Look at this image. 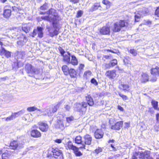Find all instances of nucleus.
<instances>
[{
	"instance_id": "obj_1",
	"label": "nucleus",
	"mask_w": 159,
	"mask_h": 159,
	"mask_svg": "<svg viewBox=\"0 0 159 159\" xmlns=\"http://www.w3.org/2000/svg\"><path fill=\"white\" fill-rule=\"evenodd\" d=\"M46 14L48 15H53L54 17L51 18L52 21V24L54 28H57L58 24V21L59 20L58 19L59 16L56 10L54 8H51L49 9L47 12L40 11L39 12L40 15H45Z\"/></svg>"
},
{
	"instance_id": "obj_2",
	"label": "nucleus",
	"mask_w": 159,
	"mask_h": 159,
	"mask_svg": "<svg viewBox=\"0 0 159 159\" xmlns=\"http://www.w3.org/2000/svg\"><path fill=\"white\" fill-rule=\"evenodd\" d=\"M88 106L85 102H76L74 105V110L81 116L84 115L87 112Z\"/></svg>"
},
{
	"instance_id": "obj_3",
	"label": "nucleus",
	"mask_w": 159,
	"mask_h": 159,
	"mask_svg": "<svg viewBox=\"0 0 159 159\" xmlns=\"http://www.w3.org/2000/svg\"><path fill=\"white\" fill-rule=\"evenodd\" d=\"M129 25L128 20L126 21L125 20H120L118 22L114 23L111 30L114 33L119 32L122 28L127 27Z\"/></svg>"
},
{
	"instance_id": "obj_4",
	"label": "nucleus",
	"mask_w": 159,
	"mask_h": 159,
	"mask_svg": "<svg viewBox=\"0 0 159 159\" xmlns=\"http://www.w3.org/2000/svg\"><path fill=\"white\" fill-rule=\"evenodd\" d=\"M24 140L20 137L17 138L16 140L12 139L11 141L9 146L11 149L14 150L22 148L25 144Z\"/></svg>"
},
{
	"instance_id": "obj_5",
	"label": "nucleus",
	"mask_w": 159,
	"mask_h": 159,
	"mask_svg": "<svg viewBox=\"0 0 159 159\" xmlns=\"http://www.w3.org/2000/svg\"><path fill=\"white\" fill-rule=\"evenodd\" d=\"M84 144H82V145L79 147V149L82 150L86 149V145H90L92 143L93 138L89 134H86L83 137Z\"/></svg>"
},
{
	"instance_id": "obj_6",
	"label": "nucleus",
	"mask_w": 159,
	"mask_h": 159,
	"mask_svg": "<svg viewBox=\"0 0 159 159\" xmlns=\"http://www.w3.org/2000/svg\"><path fill=\"white\" fill-rule=\"evenodd\" d=\"M66 148L67 149L72 150L76 156H80L82 155V153L79 151V148H78L74 146L71 141H69L66 145Z\"/></svg>"
},
{
	"instance_id": "obj_7",
	"label": "nucleus",
	"mask_w": 159,
	"mask_h": 159,
	"mask_svg": "<svg viewBox=\"0 0 159 159\" xmlns=\"http://www.w3.org/2000/svg\"><path fill=\"white\" fill-rule=\"evenodd\" d=\"M58 49L61 56L63 57V61L68 64L70 60L71 56L70 52H67V54H65L66 53L65 51L61 47H59Z\"/></svg>"
},
{
	"instance_id": "obj_8",
	"label": "nucleus",
	"mask_w": 159,
	"mask_h": 159,
	"mask_svg": "<svg viewBox=\"0 0 159 159\" xmlns=\"http://www.w3.org/2000/svg\"><path fill=\"white\" fill-rule=\"evenodd\" d=\"M39 129L42 132H46L49 129L47 122L45 121H40L38 123Z\"/></svg>"
},
{
	"instance_id": "obj_9",
	"label": "nucleus",
	"mask_w": 159,
	"mask_h": 159,
	"mask_svg": "<svg viewBox=\"0 0 159 159\" xmlns=\"http://www.w3.org/2000/svg\"><path fill=\"white\" fill-rule=\"evenodd\" d=\"M100 34L109 35L111 34V28L109 25H104L98 30Z\"/></svg>"
},
{
	"instance_id": "obj_10",
	"label": "nucleus",
	"mask_w": 159,
	"mask_h": 159,
	"mask_svg": "<svg viewBox=\"0 0 159 159\" xmlns=\"http://www.w3.org/2000/svg\"><path fill=\"white\" fill-rule=\"evenodd\" d=\"M52 152L53 157L55 159H63L62 151L58 148H52Z\"/></svg>"
},
{
	"instance_id": "obj_11",
	"label": "nucleus",
	"mask_w": 159,
	"mask_h": 159,
	"mask_svg": "<svg viewBox=\"0 0 159 159\" xmlns=\"http://www.w3.org/2000/svg\"><path fill=\"white\" fill-rule=\"evenodd\" d=\"M117 71L115 69L109 70L105 73L106 76L110 79H114L117 76Z\"/></svg>"
},
{
	"instance_id": "obj_12",
	"label": "nucleus",
	"mask_w": 159,
	"mask_h": 159,
	"mask_svg": "<svg viewBox=\"0 0 159 159\" xmlns=\"http://www.w3.org/2000/svg\"><path fill=\"white\" fill-rule=\"evenodd\" d=\"M61 103V102H58L56 105L52 107L51 108L52 112L50 111V110L48 109H46V111L47 112V114L48 116H50L51 115L52 113H54L56 112L59 108Z\"/></svg>"
},
{
	"instance_id": "obj_13",
	"label": "nucleus",
	"mask_w": 159,
	"mask_h": 159,
	"mask_svg": "<svg viewBox=\"0 0 159 159\" xmlns=\"http://www.w3.org/2000/svg\"><path fill=\"white\" fill-rule=\"evenodd\" d=\"M30 135L33 138H38L41 137L42 134L41 132L37 129H34L31 130Z\"/></svg>"
},
{
	"instance_id": "obj_14",
	"label": "nucleus",
	"mask_w": 159,
	"mask_h": 159,
	"mask_svg": "<svg viewBox=\"0 0 159 159\" xmlns=\"http://www.w3.org/2000/svg\"><path fill=\"white\" fill-rule=\"evenodd\" d=\"M104 133L103 131L99 129H97L95 131L94 135L95 139H100L103 137Z\"/></svg>"
},
{
	"instance_id": "obj_15",
	"label": "nucleus",
	"mask_w": 159,
	"mask_h": 159,
	"mask_svg": "<svg viewBox=\"0 0 159 159\" xmlns=\"http://www.w3.org/2000/svg\"><path fill=\"white\" fill-rule=\"evenodd\" d=\"M123 125V121H120L116 122L111 127V129L116 130H119L122 127Z\"/></svg>"
},
{
	"instance_id": "obj_16",
	"label": "nucleus",
	"mask_w": 159,
	"mask_h": 159,
	"mask_svg": "<svg viewBox=\"0 0 159 159\" xmlns=\"http://www.w3.org/2000/svg\"><path fill=\"white\" fill-rule=\"evenodd\" d=\"M149 81V77L148 74L146 72H143L141 75L140 81L142 83H145Z\"/></svg>"
},
{
	"instance_id": "obj_17",
	"label": "nucleus",
	"mask_w": 159,
	"mask_h": 159,
	"mask_svg": "<svg viewBox=\"0 0 159 159\" xmlns=\"http://www.w3.org/2000/svg\"><path fill=\"white\" fill-rule=\"evenodd\" d=\"M70 71L68 74V76L69 75L71 79H74L76 80L77 78V73L76 70L73 68H70Z\"/></svg>"
},
{
	"instance_id": "obj_18",
	"label": "nucleus",
	"mask_w": 159,
	"mask_h": 159,
	"mask_svg": "<svg viewBox=\"0 0 159 159\" xmlns=\"http://www.w3.org/2000/svg\"><path fill=\"white\" fill-rule=\"evenodd\" d=\"M102 8L100 2H96L94 3L92 6L89 10V12H92L98 9L99 8Z\"/></svg>"
},
{
	"instance_id": "obj_19",
	"label": "nucleus",
	"mask_w": 159,
	"mask_h": 159,
	"mask_svg": "<svg viewBox=\"0 0 159 159\" xmlns=\"http://www.w3.org/2000/svg\"><path fill=\"white\" fill-rule=\"evenodd\" d=\"M86 103L87 104V106L88 105L90 107L93 106L94 105V102L93 98L90 95H88L85 97Z\"/></svg>"
},
{
	"instance_id": "obj_20",
	"label": "nucleus",
	"mask_w": 159,
	"mask_h": 159,
	"mask_svg": "<svg viewBox=\"0 0 159 159\" xmlns=\"http://www.w3.org/2000/svg\"><path fill=\"white\" fill-rule=\"evenodd\" d=\"M150 73L153 76H158L159 77V67L157 66L152 67L150 69Z\"/></svg>"
},
{
	"instance_id": "obj_21",
	"label": "nucleus",
	"mask_w": 159,
	"mask_h": 159,
	"mask_svg": "<svg viewBox=\"0 0 159 159\" xmlns=\"http://www.w3.org/2000/svg\"><path fill=\"white\" fill-rule=\"evenodd\" d=\"M71 59H70L68 64H71L74 66H76L78 64V60L74 55L71 56Z\"/></svg>"
},
{
	"instance_id": "obj_22",
	"label": "nucleus",
	"mask_w": 159,
	"mask_h": 159,
	"mask_svg": "<svg viewBox=\"0 0 159 159\" xmlns=\"http://www.w3.org/2000/svg\"><path fill=\"white\" fill-rule=\"evenodd\" d=\"M21 111H20L17 112L12 113L10 116L6 118L5 120L6 121H10L13 120V119L18 117L20 115V113Z\"/></svg>"
},
{
	"instance_id": "obj_23",
	"label": "nucleus",
	"mask_w": 159,
	"mask_h": 159,
	"mask_svg": "<svg viewBox=\"0 0 159 159\" xmlns=\"http://www.w3.org/2000/svg\"><path fill=\"white\" fill-rule=\"evenodd\" d=\"M0 52L2 54H4L5 57L7 58L10 57L11 56V52L7 51L3 47H2L1 48Z\"/></svg>"
},
{
	"instance_id": "obj_24",
	"label": "nucleus",
	"mask_w": 159,
	"mask_h": 159,
	"mask_svg": "<svg viewBox=\"0 0 159 159\" xmlns=\"http://www.w3.org/2000/svg\"><path fill=\"white\" fill-rule=\"evenodd\" d=\"M119 88L124 92H129L130 87L127 84H121L119 85Z\"/></svg>"
},
{
	"instance_id": "obj_25",
	"label": "nucleus",
	"mask_w": 159,
	"mask_h": 159,
	"mask_svg": "<svg viewBox=\"0 0 159 159\" xmlns=\"http://www.w3.org/2000/svg\"><path fill=\"white\" fill-rule=\"evenodd\" d=\"M3 17L6 18H8L11 15V11L10 9H5L4 10L3 14Z\"/></svg>"
},
{
	"instance_id": "obj_26",
	"label": "nucleus",
	"mask_w": 159,
	"mask_h": 159,
	"mask_svg": "<svg viewBox=\"0 0 159 159\" xmlns=\"http://www.w3.org/2000/svg\"><path fill=\"white\" fill-rule=\"evenodd\" d=\"M11 157V152L7 150L3 153L2 155V159H10Z\"/></svg>"
},
{
	"instance_id": "obj_27",
	"label": "nucleus",
	"mask_w": 159,
	"mask_h": 159,
	"mask_svg": "<svg viewBox=\"0 0 159 159\" xmlns=\"http://www.w3.org/2000/svg\"><path fill=\"white\" fill-rule=\"evenodd\" d=\"M70 68L68 66L66 65H63L61 67L62 70L64 74L66 76H68V74L70 71Z\"/></svg>"
},
{
	"instance_id": "obj_28",
	"label": "nucleus",
	"mask_w": 159,
	"mask_h": 159,
	"mask_svg": "<svg viewBox=\"0 0 159 159\" xmlns=\"http://www.w3.org/2000/svg\"><path fill=\"white\" fill-rule=\"evenodd\" d=\"M158 102L154 99H152L151 101V103L152 107L156 110H159V108L158 107Z\"/></svg>"
},
{
	"instance_id": "obj_29",
	"label": "nucleus",
	"mask_w": 159,
	"mask_h": 159,
	"mask_svg": "<svg viewBox=\"0 0 159 159\" xmlns=\"http://www.w3.org/2000/svg\"><path fill=\"white\" fill-rule=\"evenodd\" d=\"M92 75V72L90 70H86L84 72L83 77L84 79H88Z\"/></svg>"
},
{
	"instance_id": "obj_30",
	"label": "nucleus",
	"mask_w": 159,
	"mask_h": 159,
	"mask_svg": "<svg viewBox=\"0 0 159 159\" xmlns=\"http://www.w3.org/2000/svg\"><path fill=\"white\" fill-rule=\"evenodd\" d=\"M26 71L27 73L30 74L32 73H34L35 71H34L33 69L32 66L31 64L28 65L26 67Z\"/></svg>"
},
{
	"instance_id": "obj_31",
	"label": "nucleus",
	"mask_w": 159,
	"mask_h": 159,
	"mask_svg": "<svg viewBox=\"0 0 159 159\" xmlns=\"http://www.w3.org/2000/svg\"><path fill=\"white\" fill-rule=\"evenodd\" d=\"M75 143L78 144H81L83 142L82 137L80 135L76 136L75 139Z\"/></svg>"
},
{
	"instance_id": "obj_32",
	"label": "nucleus",
	"mask_w": 159,
	"mask_h": 159,
	"mask_svg": "<svg viewBox=\"0 0 159 159\" xmlns=\"http://www.w3.org/2000/svg\"><path fill=\"white\" fill-rule=\"evenodd\" d=\"M43 28L42 27H37V30L38 32V36L41 38L43 36Z\"/></svg>"
},
{
	"instance_id": "obj_33",
	"label": "nucleus",
	"mask_w": 159,
	"mask_h": 159,
	"mask_svg": "<svg viewBox=\"0 0 159 159\" xmlns=\"http://www.w3.org/2000/svg\"><path fill=\"white\" fill-rule=\"evenodd\" d=\"M112 57L111 55H103L101 60V61L103 63H105L107 60H109L110 59V57Z\"/></svg>"
},
{
	"instance_id": "obj_34",
	"label": "nucleus",
	"mask_w": 159,
	"mask_h": 159,
	"mask_svg": "<svg viewBox=\"0 0 159 159\" xmlns=\"http://www.w3.org/2000/svg\"><path fill=\"white\" fill-rule=\"evenodd\" d=\"M102 4L106 5L107 7L110 8L112 5V3L108 0H102Z\"/></svg>"
},
{
	"instance_id": "obj_35",
	"label": "nucleus",
	"mask_w": 159,
	"mask_h": 159,
	"mask_svg": "<svg viewBox=\"0 0 159 159\" xmlns=\"http://www.w3.org/2000/svg\"><path fill=\"white\" fill-rule=\"evenodd\" d=\"M27 110L29 112H32L35 111H40L41 110L38 109L34 106L28 107L27 108Z\"/></svg>"
},
{
	"instance_id": "obj_36",
	"label": "nucleus",
	"mask_w": 159,
	"mask_h": 159,
	"mask_svg": "<svg viewBox=\"0 0 159 159\" xmlns=\"http://www.w3.org/2000/svg\"><path fill=\"white\" fill-rule=\"evenodd\" d=\"M48 7V3L45 2L42 5L39 7V9L42 11H45L47 10Z\"/></svg>"
},
{
	"instance_id": "obj_37",
	"label": "nucleus",
	"mask_w": 159,
	"mask_h": 159,
	"mask_svg": "<svg viewBox=\"0 0 159 159\" xmlns=\"http://www.w3.org/2000/svg\"><path fill=\"white\" fill-rule=\"evenodd\" d=\"M21 29L22 30L26 33H28L30 31V27L28 25H24L22 27Z\"/></svg>"
},
{
	"instance_id": "obj_38",
	"label": "nucleus",
	"mask_w": 159,
	"mask_h": 159,
	"mask_svg": "<svg viewBox=\"0 0 159 159\" xmlns=\"http://www.w3.org/2000/svg\"><path fill=\"white\" fill-rule=\"evenodd\" d=\"M148 12L145 9L139 11L137 14H139L142 16H144L147 15Z\"/></svg>"
},
{
	"instance_id": "obj_39",
	"label": "nucleus",
	"mask_w": 159,
	"mask_h": 159,
	"mask_svg": "<svg viewBox=\"0 0 159 159\" xmlns=\"http://www.w3.org/2000/svg\"><path fill=\"white\" fill-rule=\"evenodd\" d=\"M110 64L111 67L117 65L118 62L117 60L116 59H113L110 62Z\"/></svg>"
},
{
	"instance_id": "obj_40",
	"label": "nucleus",
	"mask_w": 159,
	"mask_h": 159,
	"mask_svg": "<svg viewBox=\"0 0 159 159\" xmlns=\"http://www.w3.org/2000/svg\"><path fill=\"white\" fill-rule=\"evenodd\" d=\"M41 18L42 20H46L49 22H51L52 21L51 17L49 16H41Z\"/></svg>"
},
{
	"instance_id": "obj_41",
	"label": "nucleus",
	"mask_w": 159,
	"mask_h": 159,
	"mask_svg": "<svg viewBox=\"0 0 159 159\" xmlns=\"http://www.w3.org/2000/svg\"><path fill=\"white\" fill-rule=\"evenodd\" d=\"M102 148L101 147H98L95 149L93 152V153L95 154H98L102 152Z\"/></svg>"
},
{
	"instance_id": "obj_42",
	"label": "nucleus",
	"mask_w": 159,
	"mask_h": 159,
	"mask_svg": "<svg viewBox=\"0 0 159 159\" xmlns=\"http://www.w3.org/2000/svg\"><path fill=\"white\" fill-rule=\"evenodd\" d=\"M59 33V31L56 29H55L53 31L50 32L49 34L51 37H53L58 35Z\"/></svg>"
},
{
	"instance_id": "obj_43",
	"label": "nucleus",
	"mask_w": 159,
	"mask_h": 159,
	"mask_svg": "<svg viewBox=\"0 0 159 159\" xmlns=\"http://www.w3.org/2000/svg\"><path fill=\"white\" fill-rule=\"evenodd\" d=\"M142 156L144 157L147 156V159H153L152 157H150V154L148 151H145L143 153H142Z\"/></svg>"
},
{
	"instance_id": "obj_44",
	"label": "nucleus",
	"mask_w": 159,
	"mask_h": 159,
	"mask_svg": "<svg viewBox=\"0 0 159 159\" xmlns=\"http://www.w3.org/2000/svg\"><path fill=\"white\" fill-rule=\"evenodd\" d=\"M130 53L133 56H135L137 54V51L135 49H131L129 51Z\"/></svg>"
},
{
	"instance_id": "obj_45",
	"label": "nucleus",
	"mask_w": 159,
	"mask_h": 159,
	"mask_svg": "<svg viewBox=\"0 0 159 159\" xmlns=\"http://www.w3.org/2000/svg\"><path fill=\"white\" fill-rule=\"evenodd\" d=\"M90 82L92 84H93L94 85L97 86L98 84V83L97 80L93 78L91 79Z\"/></svg>"
},
{
	"instance_id": "obj_46",
	"label": "nucleus",
	"mask_w": 159,
	"mask_h": 159,
	"mask_svg": "<svg viewBox=\"0 0 159 159\" xmlns=\"http://www.w3.org/2000/svg\"><path fill=\"white\" fill-rule=\"evenodd\" d=\"M83 13V11L82 10H79L78 11L76 15V18H79L82 16Z\"/></svg>"
},
{
	"instance_id": "obj_47",
	"label": "nucleus",
	"mask_w": 159,
	"mask_h": 159,
	"mask_svg": "<svg viewBox=\"0 0 159 159\" xmlns=\"http://www.w3.org/2000/svg\"><path fill=\"white\" fill-rule=\"evenodd\" d=\"M119 95L124 100H126L128 99V98L127 96L122 94L121 93H119Z\"/></svg>"
},
{
	"instance_id": "obj_48",
	"label": "nucleus",
	"mask_w": 159,
	"mask_h": 159,
	"mask_svg": "<svg viewBox=\"0 0 159 159\" xmlns=\"http://www.w3.org/2000/svg\"><path fill=\"white\" fill-rule=\"evenodd\" d=\"M74 119V117L71 116L66 118V120L68 123H70Z\"/></svg>"
},
{
	"instance_id": "obj_49",
	"label": "nucleus",
	"mask_w": 159,
	"mask_h": 159,
	"mask_svg": "<svg viewBox=\"0 0 159 159\" xmlns=\"http://www.w3.org/2000/svg\"><path fill=\"white\" fill-rule=\"evenodd\" d=\"M141 16L138 15H136L134 16V21L135 22H139L140 20V19Z\"/></svg>"
},
{
	"instance_id": "obj_50",
	"label": "nucleus",
	"mask_w": 159,
	"mask_h": 159,
	"mask_svg": "<svg viewBox=\"0 0 159 159\" xmlns=\"http://www.w3.org/2000/svg\"><path fill=\"white\" fill-rule=\"evenodd\" d=\"M139 152H135L132 156L131 159H138L137 156L139 155Z\"/></svg>"
},
{
	"instance_id": "obj_51",
	"label": "nucleus",
	"mask_w": 159,
	"mask_h": 159,
	"mask_svg": "<svg viewBox=\"0 0 159 159\" xmlns=\"http://www.w3.org/2000/svg\"><path fill=\"white\" fill-rule=\"evenodd\" d=\"M84 67L85 65L84 64L81 63L79 64L78 68L81 71L84 70Z\"/></svg>"
},
{
	"instance_id": "obj_52",
	"label": "nucleus",
	"mask_w": 159,
	"mask_h": 159,
	"mask_svg": "<svg viewBox=\"0 0 159 159\" xmlns=\"http://www.w3.org/2000/svg\"><path fill=\"white\" fill-rule=\"evenodd\" d=\"M154 14L157 17H159V7L157 8L155 11Z\"/></svg>"
},
{
	"instance_id": "obj_53",
	"label": "nucleus",
	"mask_w": 159,
	"mask_h": 159,
	"mask_svg": "<svg viewBox=\"0 0 159 159\" xmlns=\"http://www.w3.org/2000/svg\"><path fill=\"white\" fill-rule=\"evenodd\" d=\"M104 66L105 68L106 69H110L111 67L110 63H105L104 64Z\"/></svg>"
},
{
	"instance_id": "obj_54",
	"label": "nucleus",
	"mask_w": 159,
	"mask_h": 159,
	"mask_svg": "<svg viewBox=\"0 0 159 159\" xmlns=\"http://www.w3.org/2000/svg\"><path fill=\"white\" fill-rule=\"evenodd\" d=\"M36 31L37 30L36 29L34 30L32 32V37H34L37 34Z\"/></svg>"
},
{
	"instance_id": "obj_55",
	"label": "nucleus",
	"mask_w": 159,
	"mask_h": 159,
	"mask_svg": "<svg viewBox=\"0 0 159 159\" xmlns=\"http://www.w3.org/2000/svg\"><path fill=\"white\" fill-rule=\"evenodd\" d=\"M156 76H154V77H153L152 78H151L150 80V81L152 82H154L156 81L157 79Z\"/></svg>"
},
{
	"instance_id": "obj_56",
	"label": "nucleus",
	"mask_w": 159,
	"mask_h": 159,
	"mask_svg": "<svg viewBox=\"0 0 159 159\" xmlns=\"http://www.w3.org/2000/svg\"><path fill=\"white\" fill-rule=\"evenodd\" d=\"M62 140V139H56L54 140V142H55L58 143H61Z\"/></svg>"
},
{
	"instance_id": "obj_57",
	"label": "nucleus",
	"mask_w": 159,
	"mask_h": 159,
	"mask_svg": "<svg viewBox=\"0 0 159 159\" xmlns=\"http://www.w3.org/2000/svg\"><path fill=\"white\" fill-rule=\"evenodd\" d=\"M70 1L73 3L75 4L79 2L80 0H70Z\"/></svg>"
},
{
	"instance_id": "obj_58",
	"label": "nucleus",
	"mask_w": 159,
	"mask_h": 159,
	"mask_svg": "<svg viewBox=\"0 0 159 159\" xmlns=\"http://www.w3.org/2000/svg\"><path fill=\"white\" fill-rule=\"evenodd\" d=\"M64 108L66 110L69 111L70 110V106L68 105H66L65 106Z\"/></svg>"
},
{
	"instance_id": "obj_59",
	"label": "nucleus",
	"mask_w": 159,
	"mask_h": 159,
	"mask_svg": "<svg viewBox=\"0 0 159 159\" xmlns=\"http://www.w3.org/2000/svg\"><path fill=\"white\" fill-rule=\"evenodd\" d=\"M117 108L118 110L121 111H124L123 108L120 105H118L117 106Z\"/></svg>"
},
{
	"instance_id": "obj_60",
	"label": "nucleus",
	"mask_w": 159,
	"mask_h": 159,
	"mask_svg": "<svg viewBox=\"0 0 159 159\" xmlns=\"http://www.w3.org/2000/svg\"><path fill=\"white\" fill-rule=\"evenodd\" d=\"M104 51H107L108 52H111L112 53H116V52H114L113 51L111 50V49H105L104 50Z\"/></svg>"
},
{
	"instance_id": "obj_61",
	"label": "nucleus",
	"mask_w": 159,
	"mask_h": 159,
	"mask_svg": "<svg viewBox=\"0 0 159 159\" xmlns=\"http://www.w3.org/2000/svg\"><path fill=\"white\" fill-rule=\"evenodd\" d=\"M148 112L152 113L154 112V111L153 110L152 108L151 107H149L148 109Z\"/></svg>"
},
{
	"instance_id": "obj_62",
	"label": "nucleus",
	"mask_w": 159,
	"mask_h": 159,
	"mask_svg": "<svg viewBox=\"0 0 159 159\" xmlns=\"http://www.w3.org/2000/svg\"><path fill=\"white\" fill-rule=\"evenodd\" d=\"M111 147L112 148V150L113 151H116L117 150L114 147V145L112 144L111 145Z\"/></svg>"
},
{
	"instance_id": "obj_63",
	"label": "nucleus",
	"mask_w": 159,
	"mask_h": 159,
	"mask_svg": "<svg viewBox=\"0 0 159 159\" xmlns=\"http://www.w3.org/2000/svg\"><path fill=\"white\" fill-rule=\"evenodd\" d=\"M125 126L126 127H127V128L129 127H130V122H125Z\"/></svg>"
},
{
	"instance_id": "obj_64",
	"label": "nucleus",
	"mask_w": 159,
	"mask_h": 159,
	"mask_svg": "<svg viewBox=\"0 0 159 159\" xmlns=\"http://www.w3.org/2000/svg\"><path fill=\"white\" fill-rule=\"evenodd\" d=\"M124 61L125 64H128L129 62V61L128 60L127 58H125L124 60Z\"/></svg>"
}]
</instances>
